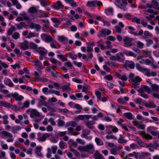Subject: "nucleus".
<instances>
[{"mask_svg": "<svg viewBox=\"0 0 159 159\" xmlns=\"http://www.w3.org/2000/svg\"><path fill=\"white\" fill-rule=\"evenodd\" d=\"M136 68L139 71L144 74L145 73L146 75L148 77L150 76L151 75L152 76H155L157 75V74L156 72L152 71L151 74V73L148 69L143 68L138 63H137L136 64Z\"/></svg>", "mask_w": 159, "mask_h": 159, "instance_id": "f257e3e1", "label": "nucleus"}, {"mask_svg": "<svg viewBox=\"0 0 159 159\" xmlns=\"http://www.w3.org/2000/svg\"><path fill=\"white\" fill-rule=\"evenodd\" d=\"M79 150L81 152H86L92 154L94 152L93 146L92 144H89L84 146H80L78 148Z\"/></svg>", "mask_w": 159, "mask_h": 159, "instance_id": "f03ea898", "label": "nucleus"}, {"mask_svg": "<svg viewBox=\"0 0 159 159\" xmlns=\"http://www.w3.org/2000/svg\"><path fill=\"white\" fill-rule=\"evenodd\" d=\"M7 98H11L12 97L15 98L16 101H21L23 100L24 98V97L21 95H19V93L17 92H15L14 93H11L7 94L6 96Z\"/></svg>", "mask_w": 159, "mask_h": 159, "instance_id": "7ed1b4c3", "label": "nucleus"}, {"mask_svg": "<svg viewBox=\"0 0 159 159\" xmlns=\"http://www.w3.org/2000/svg\"><path fill=\"white\" fill-rule=\"evenodd\" d=\"M101 34H98L97 36L98 38H100L102 36L105 37L106 35H110L111 33V31L109 30H107L106 29H102L100 30Z\"/></svg>", "mask_w": 159, "mask_h": 159, "instance_id": "20e7f679", "label": "nucleus"}, {"mask_svg": "<svg viewBox=\"0 0 159 159\" xmlns=\"http://www.w3.org/2000/svg\"><path fill=\"white\" fill-rule=\"evenodd\" d=\"M52 7L55 9L58 10L60 9L63 8L64 6L61 3V1L60 0H58L56 2L52 4Z\"/></svg>", "mask_w": 159, "mask_h": 159, "instance_id": "39448f33", "label": "nucleus"}, {"mask_svg": "<svg viewBox=\"0 0 159 159\" xmlns=\"http://www.w3.org/2000/svg\"><path fill=\"white\" fill-rule=\"evenodd\" d=\"M29 48H30L31 49H33L34 50L37 49V51H39L40 50H44L45 49V48L43 47H40L38 48L37 45L33 42H30L28 44Z\"/></svg>", "mask_w": 159, "mask_h": 159, "instance_id": "423d86ee", "label": "nucleus"}, {"mask_svg": "<svg viewBox=\"0 0 159 159\" xmlns=\"http://www.w3.org/2000/svg\"><path fill=\"white\" fill-rule=\"evenodd\" d=\"M28 44V41L25 40L23 42L20 43V47L23 50H25L29 49Z\"/></svg>", "mask_w": 159, "mask_h": 159, "instance_id": "0eeeda50", "label": "nucleus"}, {"mask_svg": "<svg viewBox=\"0 0 159 159\" xmlns=\"http://www.w3.org/2000/svg\"><path fill=\"white\" fill-rule=\"evenodd\" d=\"M40 116L39 112L36 109H33L31 111L30 116L31 118H34L35 116L39 117Z\"/></svg>", "mask_w": 159, "mask_h": 159, "instance_id": "6e6552de", "label": "nucleus"}, {"mask_svg": "<svg viewBox=\"0 0 159 159\" xmlns=\"http://www.w3.org/2000/svg\"><path fill=\"white\" fill-rule=\"evenodd\" d=\"M0 106L10 108L12 107V105L6 101H0Z\"/></svg>", "mask_w": 159, "mask_h": 159, "instance_id": "1a4fd4ad", "label": "nucleus"}, {"mask_svg": "<svg viewBox=\"0 0 159 159\" xmlns=\"http://www.w3.org/2000/svg\"><path fill=\"white\" fill-rule=\"evenodd\" d=\"M58 40L64 44H66L68 42V39L63 36H58Z\"/></svg>", "mask_w": 159, "mask_h": 159, "instance_id": "9d476101", "label": "nucleus"}, {"mask_svg": "<svg viewBox=\"0 0 159 159\" xmlns=\"http://www.w3.org/2000/svg\"><path fill=\"white\" fill-rule=\"evenodd\" d=\"M123 53L127 56H132L134 57H136V55L134 53L131 51L125 50L123 51Z\"/></svg>", "mask_w": 159, "mask_h": 159, "instance_id": "9b49d317", "label": "nucleus"}, {"mask_svg": "<svg viewBox=\"0 0 159 159\" xmlns=\"http://www.w3.org/2000/svg\"><path fill=\"white\" fill-rule=\"evenodd\" d=\"M142 81V79L139 76H137L132 80V82H133L134 84V85H137L139 84H137V83H140Z\"/></svg>", "mask_w": 159, "mask_h": 159, "instance_id": "f8f14e48", "label": "nucleus"}, {"mask_svg": "<svg viewBox=\"0 0 159 159\" xmlns=\"http://www.w3.org/2000/svg\"><path fill=\"white\" fill-rule=\"evenodd\" d=\"M105 63L110 66L111 67L115 68L118 66V64L114 62L110 61H105Z\"/></svg>", "mask_w": 159, "mask_h": 159, "instance_id": "ddd939ff", "label": "nucleus"}, {"mask_svg": "<svg viewBox=\"0 0 159 159\" xmlns=\"http://www.w3.org/2000/svg\"><path fill=\"white\" fill-rule=\"evenodd\" d=\"M42 147L41 146H37L35 149V153L39 157H42L43 156L41 153V150L42 149Z\"/></svg>", "mask_w": 159, "mask_h": 159, "instance_id": "4468645a", "label": "nucleus"}, {"mask_svg": "<svg viewBox=\"0 0 159 159\" xmlns=\"http://www.w3.org/2000/svg\"><path fill=\"white\" fill-rule=\"evenodd\" d=\"M144 106L149 108H155L157 107V105L155 104L153 102H149L148 103L147 102H146L144 104Z\"/></svg>", "mask_w": 159, "mask_h": 159, "instance_id": "2eb2a0df", "label": "nucleus"}, {"mask_svg": "<svg viewBox=\"0 0 159 159\" xmlns=\"http://www.w3.org/2000/svg\"><path fill=\"white\" fill-rule=\"evenodd\" d=\"M152 6H154L153 8L157 10H159V4L157 1L156 0H152Z\"/></svg>", "mask_w": 159, "mask_h": 159, "instance_id": "dca6fc26", "label": "nucleus"}, {"mask_svg": "<svg viewBox=\"0 0 159 159\" xmlns=\"http://www.w3.org/2000/svg\"><path fill=\"white\" fill-rule=\"evenodd\" d=\"M42 64L41 65L38 64H35L34 65V68L39 72H42L41 70L43 69V67L42 66Z\"/></svg>", "mask_w": 159, "mask_h": 159, "instance_id": "f3484780", "label": "nucleus"}, {"mask_svg": "<svg viewBox=\"0 0 159 159\" xmlns=\"http://www.w3.org/2000/svg\"><path fill=\"white\" fill-rule=\"evenodd\" d=\"M16 30L15 26L12 25L7 31V34L8 35H11L12 34L13 31Z\"/></svg>", "mask_w": 159, "mask_h": 159, "instance_id": "a211bd4d", "label": "nucleus"}, {"mask_svg": "<svg viewBox=\"0 0 159 159\" xmlns=\"http://www.w3.org/2000/svg\"><path fill=\"white\" fill-rule=\"evenodd\" d=\"M87 6L89 7H96V3L95 0L89 1L87 2Z\"/></svg>", "mask_w": 159, "mask_h": 159, "instance_id": "6ab92c4d", "label": "nucleus"}, {"mask_svg": "<svg viewBox=\"0 0 159 159\" xmlns=\"http://www.w3.org/2000/svg\"><path fill=\"white\" fill-rule=\"evenodd\" d=\"M113 12V10L112 7H109L108 9H106L105 10V13L107 15H109L111 14H112Z\"/></svg>", "mask_w": 159, "mask_h": 159, "instance_id": "aec40b11", "label": "nucleus"}, {"mask_svg": "<svg viewBox=\"0 0 159 159\" xmlns=\"http://www.w3.org/2000/svg\"><path fill=\"white\" fill-rule=\"evenodd\" d=\"M140 135L147 140L151 139L152 138V137L151 135L149 134H146L144 132H142Z\"/></svg>", "mask_w": 159, "mask_h": 159, "instance_id": "412c9836", "label": "nucleus"}, {"mask_svg": "<svg viewBox=\"0 0 159 159\" xmlns=\"http://www.w3.org/2000/svg\"><path fill=\"white\" fill-rule=\"evenodd\" d=\"M82 59H86V61H88V58H90L91 59L93 58V55L92 52L90 53L88 56V57L86 58L87 56L86 55L84 54H83L82 55Z\"/></svg>", "mask_w": 159, "mask_h": 159, "instance_id": "4be33fe9", "label": "nucleus"}, {"mask_svg": "<svg viewBox=\"0 0 159 159\" xmlns=\"http://www.w3.org/2000/svg\"><path fill=\"white\" fill-rule=\"evenodd\" d=\"M16 25L17 26V29L19 30L22 29L23 27L27 26L25 23L23 22H20L19 24H16Z\"/></svg>", "mask_w": 159, "mask_h": 159, "instance_id": "5701e85b", "label": "nucleus"}, {"mask_svg": "<svg viewBox=\"0 0 159 159\" xmlns=\"http://www.w3.org/2000/svg\"><path fill=\"white\" fill-rule=\"evenodd\" d=\"M123 115L127 118L129 120H131L133 118V115L130 112L125 113Z\"/></svg>", "mask_w": 159, "mask_h": 159, "instance_id": "b1692460", "label": "nucleus"}, {"mask_svg": "<svg viewBox=\"0 0 159 159\" xmlns=\"http://www.w3.org/2000/svg\"><path fill=\"white\" fill-rule=\"evenodd\" d=\"M94 155L95 156V159H102L104 158L102 155L98 151H96L94 153Z\"/></svg>", "mask_w": 159, "mask_h": 159, "instance_id": "393cba45", "label": "nucleus"}, {"mask_svg": "<svg viewBox=\"0 0 159 159\" xmlns=\"http://www.w3.org/2000/svg\"><path fill=\"white\" fill-rule=\"evenodd\" d=\"M124 66L125 68H126L128 67L131 69H134L135 67L134 63V62L132 61L131 62V63L129 64L128 65H127V64H125Z\"/></svg>", "mask_w": 159, "mask_h": 159, "instance_id": "a878e982", "label": "nucleus"}, {"mask_svg": "<svg viewBox=\"0 0 159 159\" xmlns=\"http://www.w3.org/2000/svg\"><path fill=\"white\" fill-rule=\"evenodd\" d=\"M38 10L34 7H30L28 10L29 12L31 13H34L38 11Z\"/></svg>", "mask_w": 159, "mask_h": 159, "instance_id": "bb28decb", "label": "nucleus"}, {"mask_svg": "<svg viewBox=\"0 0 159 159\" xmlns=\"http://www.w3.org/2000/svg\"><path fill=\"white\" fill-rule=\"evenodd\" d=\"M43 11L42 10H40L39 12L40 13L39 17H49V16L48 14L43 13Z\"/></svg>", "mask_w": 159, "mask_h": 159, "instance_id": "cd10ccee", "label": "nucleus"}, {"mask_svg": "<svg viewBox=\"0 0 159 159\" xmlns=\"http://www.w3.org/2000/svg\"><path fill=\"white\" fill-rule=\"evenodd\" d=\"M57 57L60 58L63 61H66L68 60L67 58L65 57V55L62 54H58L57 55Z\"/></svg>", "mask_w": 159, "mask_h": 159, "instance_id": "c85d7f7f", "label": "nucleus"}, {"mask_svg": "<svg viewBox=\"0 0 159 159\" xmlns=\"http://www.w3.org/2000/svg\"><path fill=\"white\" fill-rule=\"evenodd\" d=\"M141 87L148 93H150L151 91V89L148 86L143 85H142Z\"/></svg>", "mask_w": 159, "mask_h": 159, "instance_id": "c756f323", "label": "nucleus"}, {"mask_svg": "<svg viewBox=\"0 0 159 159\" xmlns=\"http://www.w3.org/2000/svg\"><path fill=\"white\" fill-rule=\"evenodd\" d=\"M30 105V102L28 101H26L24 102V106L22 107L21 108H19L18 110H19L21 109H23L24 108H28L29 107Z\"/></svg>", "mask_w": 159, "mask_h": 159, "instance_id": "7c9ffc66", "label": "nucleus"}, {"mask_svg": "<svg viewBox=\"0 0 159 159\" xmlns=\"http://www.w3.org/2000/svg\"><path fill=\"white\" fill-rule=\"evenodd\" d=\"M2 134L5 136L9 137H10V138H12V135L11 134L8 132L6 131H2Z\"/></svg>", "mask_w": 159, "mask_h": 159, "instance_id": "2f4dec72", "label": "nucleus"}, {"mask_svg": "<svg viewBox=\"0 0 159 159\" xmlns=\"http://www.w3.org/2000/svg\"><path fill=\"white\" fill-rule=\"evenodd\" d=\"M152 89L155 91H158L159 90V86L157 85L155 83L152 84Z\"/></svg>", "mask_w": 159, "mask_h": 159, "instance_id": "473e14b6", "label": "nucleus"}, {"mask_svg": "<svg viewBox=\"0 0 159 159\" xmlns=\"http://www.w3.org/2000/svg\"><path fill=\"white\" fill-rule=\"evenodd\" d=\"M157 128L156 127L153 126H150L147 128V131L148 133H149L151 131L155 130Z\"/></svg>", "mask_w": 159, "mask_h": 159, "instance_id": "72a5a7b5", "label": "nucleus"}, {"mask_svg": "<svg viewBox=\"0 0 159 159\" xmlns=\"http://www.w3.org/2000/svg\"><path fill=\"white\" fill-rule=\"evenodd\" d=\"M51 20L52 21L53 23L56 24H60L61 21L58 19L57 18L53 17L51 18Z\"/></svg>", "mask_w": 159, "mask_h": 159, "instance_id": "f704fd0d", "label": "nucleus"}, {"mask_svg": "<svg viewBox=\"0 0 159 159\" xmlns=\"http://www.w3.org/2000/svg\"><path fill=\"white\" fill-rule=\"evenodd\" d=\"M70 84L68 85H64L62 86L61 89L63 91L66 90H68L69 91H70L71 90V88L69 87Z\"/></svg>", "mask_w": 159, "mask_h": 159, "instance_id": "c9c22d12", "label": "nucleus"}, {"mask_svg": "<svg viewBox=\"0 0 159 159\" xmlns=\"http://www.w3.org/2000/svg\"><path fill=\"white\" fill-rule=\"evenodd\" d=\"M132 22H136L138 24H140L141 22L140 19L137 17H134L132 20Z\"/></svg>", "mask_w": 159, "mask_h": 159, "instance_id": "e433bc0d", "label": "nucleus"}, {"mask_svg": "<svg viewBox=\"0 0 159 159\" xmlns=\"http://www.w3.org/2000/svg\"><path fill=\"white\" fill-rule=\"evenodd\" d=\"M115 4L117 7L121 9H123V10L124 11L126 10L127 9V8L126 7V6L125 5H124L122 4H120V5H119L116 4V2L115 3Z\"/></svg>", "mask_w": 159, "mask_h": 159, "instance_id": "4c0bfd02", "label": "nucleus"}, {"mask_svg": "<svg viewBox=\"0 0 159 159\" xmlns=\"http://www.w3.org/2000/svg\"><path fill=\"white\" fill-rule=\"evenodd\" d=\"M65 122L60 119L58 120V125L59 126H63L65 125Z\"/></svg>", "mask_w": 159, "mask_h": 159, "instance_id": "58836bf2", "label": "nucleus"}, {"mask_svg": "<svg viewBox=\"0 0 159 159\" xmlns=\"http://www.w3.org/2000/svg\"><path fill=\"white\" fill-rule=\"evenodd\" d=\"M93 124L92 123H91L89 122L85 123V125H87V127L92 130L93 129L95 128L94 126H92Z\"/></svg>", "mask_w": 159, "mask_h": 159, "instance_id": "ea45409f", "label": "nucleus"}, {"mask_svg": "<svg viewBox=\"0 0 159 159\" xmlns=\"http://www.w3.org/2000/svg\"><path fill=\"white\" fill-rule=\"evenodd\" d=\"M12 38L15 39H17L20 37L19 34L17 32H15L12 36Z\"/></svg>", "mask_w": 159, "mask_h": 159, "instance_id": "a19ab883", "label": "nucleus"}, {"mask_svg": "<svg viewBox=\"0 0 159 159\" xmlns=\"http://www.w3.org/2000/svg\"><path fill=\"white\" fill-rule=\"evenodd\" d=\"M125 17L128 20L133 19L134 16L133 15H131L129 13L125 14L124 15Z\"/></svg>", "mask_w": 159, "mask_h": 159, "instance_id": "79ce46f5", "label": "nucleus"}, {"mask_svg": "<svg viewBox=\"0 0 159 159\" xmlns=\"http://www.w3.org/2000/svg\"><path fill=\"white\" fill-rule=\"evenodd\" d=\"M34 76L35 79L36 80H41L43 79L42 78H40L39 73L36 71H35L34 74Z\"/></svg>", "mask_w": 159, "mask_h": 159, "instance_id": "37998d69", "label": "nucleus"}, {"mask_svg": "<svg viewBox=\"0 0 159 159\" xmlns=\"http://www.w3.org/2000/svg\"><path fill=\"white\" fill-rule=\"evenodd\" d=\"M68 54L69 57L71 58L72 60H76L77 59V56L76 54H74V56L75 57H73V55L72 53L71 52H68Z\"/></svg>", "mask_w": 159, "mask_h": 159, "instance_id": "c03bdc74", "label": "nucleus"}, {"mask_svg": "<svg viewBox=\"0 0 159 159\" xmlns=\"http://www.w3.org/2000/svg\"><path fill=\"white\" fill-rule=\"evenodd\" d=\"M142 99L139 98H137L134 99L135 102L137 104H141L142 103Z\"/></svg>", "mask_w": 159, "mask_h": 159, "instance_id": "a18cd8bd", "label": "nucleus"}, {"mask_svg": "<svg viewBox=\"0 0 159 159\" xmlns=\"http://www.w3.org/2000/svg\"><path fill=\"white\" fill-rule=\"evenodd\" d=\"M104 78L109 81L112 80L113 79V76L111 75H106L104 77Z\"/></svg>", "mask_w": 159, "mask_h": 159, "instance_id": "49530a36", "label": "nucleus"}, {"mask_svg": "<svg viewBox=\"0 0 159 159\" xmlns=\"http://www.w3.org/2000/svg\"><path fill=\"white\" fill-rule=\"evenodd\" d=\"M39 101L40 102V103H39V104L40 106L43 105L44 106H47V103L46 102H45L44 101L42 100L41 99H39Z\"/></svg>", "mask_w": 159, "mask_h": 159, "instance_id": "de8ad7c7", "label": "nucleus"}, {"mask_svg": "<svg viewBox=\"0 0 159 159\" xmlns=\"http://www.w3.org/2000/svg\"><path fill=\"white\" fill-rule=\"evenodd\" d=\"M95 141L98 145H103V143L102 142V143H100L101 141L100 139L98 138H96L95 139Z\"/></svg>", "mask_w": 159, "mask_h": 159, "instance_id": "09e8293b", "label": "nucleus"}, {"mask_svg": "<svg viewBox=\"0 0 159 159\" xmlns=\"http://www.w3.org/2000/svg\"><path fill=\"white\" fill-rule=\"evenodd\" d=\"M123 41L125 42H131L132 41V39L126 36L123 38Z\"/></svg>", "mask_w": 159, "mask_h": 159, "instance_id": "8fccbe9b", "label": "nucleus"}, {"mask_svg": "<svg viewBox=\"0 0 159 159\" xmlns=\"http://www.w3.org/2000/svg\"><path fill=\"white\" fill-rule=\"evenodd\" d=\"M144 53H145L147 56L150 59L152 58L151 52L148 50L145 51L144 52Z\"/></svg>", "mask_w": 159, "mask_h": 159, "instance_id": "3c124183", "label": "nucleus"}, {"mask_svg": "<svg viewBox=\"0 0 159 159\" xmlns=\"http://www.w3.org/2000/svg\"><path fill=\"white\" fill-rule=\"evenodd\" d=\"M72 80L74 81V82H75L76 83H82V81L79 79H78L76 78H72Z\"/></svg>", "mask_w": 159, "mask_h": 159, "instance_id": "603ef678", "label": "nucleus"}, {"mask_svg": "<svg viewBox=\"0 0 159 159\" xmlns=\"http://www.w3.org/2000/svg\"><path fill=\"white\" fill-rule=\"evenodd\" d=\"M39 52L40 55L45 56L47 55V52L42 50H40L39 51H37Z\"/></svg>", "mask_w": 159, "mask_h": 159, "instance_id": "864d4df0", "label": "nucleus"}, {"mask_svg": "<svg viewBox=\"0 0 159 159\" xmlns=\"http://www.w3.org/2000/svg\"><path fill=\"white\" fill-rule=\"evenodd\" d=\"M40 3L41 5L43 7H45L48 5V3L45 0H41Z\"/></svg>", "mask_w": 159, "mask_h": 159, "instance_id": "5fc2aeb1", "label": "nucleus"}, {"mask_svg": "<svg viewBox=\"0 0 159 159\" xmlns=\"http://www.w3.org/2000/svg\"><path fill=\"white\" fill-rule=\"evenodd\" d=\"M51 70H52L54 71H55L54 70V67L53 66H49L46 68V70L48 72H50Z\"/></svg>", "mask_w": 159, "mask_h": 159, "instance_id": "6e6d98bb", "label": "nucleus"}, {"mask_svg": "<svg viewBox=\"0 0 159 159\" xmlns=\"http://www.w3.org/2000/svg\"><path fill=\"white\" fill-rule=\"evenodd\" d=\"M106 85L108 86V87L111 89H113L114 86V84H113L109 82H107Z\"/></svg>", "mask_w": 159, "mask_h": 159, "instance_id": "4d7b16f0", "label": "nucleus"}, {"mask_svg": "<svg viewBox=\"0 0 159 159\" xmlns=\"http://www.w3.org/2000/svg\"><path fill=\"white\" fill-rule=\"evenodd\" d=\"M70 151L72 152L76 156H79L80 155V153L76 150L71 148L70 149Z\"/></svg>", "mask_w": 159, "mask_h": 159, "instance_id": "13d9d810", "label": "nucleus"}, {"mask_svg": "<svg viewBox=\"0 0 159 159\" xmlns=\"http://www.w3.org/2000/svg\"><path fill=\"white\" fill-rule=\"evenodd\" d=\"M73 63L75 65L79 67H81L82 65V63L81 62H77V61H73Z\"/></svg>", "mask_w": 159, "mask_h": 159, "instance_id": "bf43d9fd", "label": "nucleus"}, {"mask_svg": "<svg viewBox=\"0 0 159 159\" xmlns=\"http://www.w3.org/2000/svg\"><path fill=\"white\" fill-rule=\"evenodd\" d=\"M89 86L87 85L86 86H84L83 87L82 91L83 92H84L85 93H87L88 91L89 90Z\"/></svg>", "mask_w": 159, "mask_h": 159, "instance_id": "052dcab7", "label": "nucleus"}, {"mask_svg": "<svg viewBox=\"0 0 159 159\" xmlns=\"http://www.w3.org/2000/svg\"><path fill=\"white\" fill-rule=\"evenodd\" d=\"M147 42L146 46L148 47L150 46V44H152L153 43V41L152 40L150 39H147L146 40Z\"/></svg>", "mask_w": 159, "mask_h": 159, "instance_id": "680f3d73", "label": "nucleus"}, {"mask_svg": "<svg viewBox=\"0 0 159 159\" xmlns=\"http://www.w3.org/2000/svg\"><path fill=\"white\" fill-rule=\"evenodd\" d=\"M64 66H67L69 67H70L71 69H72L71 67H72V64L70 62V61H67L64 63Z\"/></svg>", "mask_w": 159, "mask_h": 159, "instance_id": "e2e57ef3", "label": "nucleus"}, {"mask_svg": "<svg viewBox=\"0 0 159 159\" xmlns=\"http://www.w3.org/2000/svg\"><path fill=\"white\" fill-rule=\"evenodd\" d=\"M115 28L116 30V32L119 33L120 34L121 32V28L118 26H115Z\"/></svg>", "mask_w": 159, "mask_h": 159, "instance_id": "0e129e2a", "label": "nucleus"}, {"mask_svg": "<svg viewBox=\"0 0 159 159\" xmlns=\"http://www.w3.org/2000/svg\"><path fill=\"white\" fill-rule=\"evenodd\" d=\"M45 40L47 42H49L52 41V39L50 36L48 35L46 37Z\"/></svg>", "mask_w": 159, "mask_h": 159, "instance_id": "69168bd1", "label": "nucleus"}, {"mask_svg": "<svg viewBox=\"0 0 159 159\" xmlns=\"http://www.w3.org/2000/svg\"><path fill=\"white\" fill-rule=\"evenodd\" d=\"M111 42L110 41H106V43L107 45L106 46V48L109 49H111L112 48V45H111Z\"/></svg>", "mask_w": 159, "mask_h": 159, "instance_id": "338daca9", "label": "nucleus"}, {"mask_svg": "<svg viewBox=\"0 0 159 159\" xmlns=\"http://www.w3.org/2000/svg\"><path fill=\"white\" fill-rule=\"evenodd\" d=\"M117 101L121 104H124L125 103V102L124 99L121 98H118L117 100Z\"/></svg>", "mask_w": 159, "mask_h": 159, "instance_id": "774afa93", "label": "nucleus"}]
</instances>
